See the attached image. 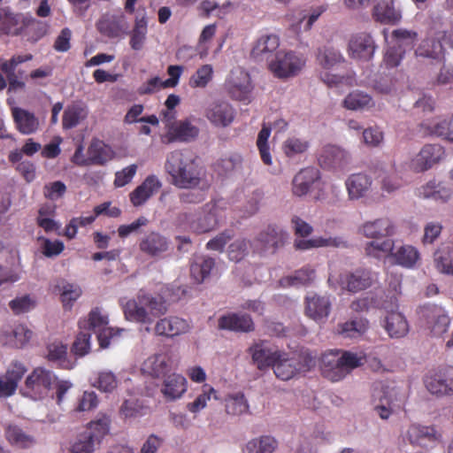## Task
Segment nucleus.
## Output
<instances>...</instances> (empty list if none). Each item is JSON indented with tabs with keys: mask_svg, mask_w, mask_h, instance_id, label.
<instances>
[{
	"mask_svg": "<svg viewBox=\"0 0 453 453\" xmlns=\"http://www.w3.org/2000/svg\"><path fill=\"white\" fill-rule=\"evenodd\" d=\"M165 170L176 188L191 189L201 182V170L196 157L188 150L170 152L166 157Z\"/></svg>",
	"mask_w": 453,
	"mask_h": 453,
	"instance_id": "obj_1",
	"label": "nucleus"
},
{
	"mask_svg": "<svg viewBox=\"0 0 453 453\" xmlns=\"http://www.w3.org/2000/svg\"><path fill=\"white\" fill-rule=\"evenodd\" d=\"M250 353L258 369L272 366L276 377L281 380H288L301 372L300 362L277 348L257 344L250 348Z\"/></svg>",
	"mask_w": 453,
	"mask_h": 453,
	"instance_id": "obj_2",
	"label": "nucleus"
},
{
	"mask_svg": "<svg viewBox=\"0 0 453 453\" xmlns=\"http://www.w3.org/2000/svg\"><path fill=\"white\" fill-rule=\"evenodd\" d=\"M123 310L127 320L151 325L155 319L167 313L169 303L163 294L142 293L128 300Z\"/></svg>",
	"mask_w": 453,
	"mask_h": 453,
	"instance_id": "obj_3",
	"label": "nucleus"
},
{
	"mask_svg": "<svg viewBox=\"0 0 453 453\" xmlns=\"http://www.w3.org/2000/svg\"><path fill=\"white\" fill-rule=\"evenodd\" d=\"M365 362V356L351 351L331 350L322 355L320 369L324 377L336 382Z\"/></svg>",
	"mask_w": 453,
	"mask_h": 453,
	"instance_id": "obj_4",
	"label": "nucleus"
},
{
	"mask_svg": "<svg viewBox=\"0 0 453 453\" xmlns=\"http://www.w3.org/2000/svg\"><path fill=\"white\" fill-rule=\"evenodd\" d=\"M404 438L412 446L432 449L441 441L442 434L434 425L412 423L407 428Z\"/></svg>",
	"mask_w": 453,
	"mask_h": 453,
	"instance_id": "obj_5",
	"label": "nucleus"
},
{
	"mask_svg": "<svg viewBox=\"0 0 453 453\" xmlns=\"http://www.w3.org/2000/svg\"><path fill=\"white\" fill-rule=\"evenodd\" d=\"M81 330H91L96 334L100 349L110 345V339L115 334L114 329L108 326V318L98 308L92 310L87 319L79 321Z\"/></svg>",
	"mask_w": 453,
	"mask_h": 453,
	"instance_id": "obj_6",
	"label": "nucleus"
},
{
	"mask_svg": "<svg viewBox=\"0 0 453 453\" xmlns=\"http://www.w3.org/2000/svg\"><path fill=\"white\" fill-rule=\"evenodd\" d=\"M219 207L215 203H208L202 208L196 219L192 213H182L179 216L181 222L188 224L189 228L197 233H207L218 225Z\"/></svg>",
	"mask_w": 453,
	"mask_h": 453,
	"instance_id": "obj_7",
	"label": "nucleus"
},
{
	"mask_svg": "<svg viewBox=\"0 0 453 453\" xmlns=\"http://www.w3.org/2000/svg\"><path fill=\"white\" fill-rule=\"evenodd\" d=\"M419 317L426 327L434 336H441L447 332L449 319L444 310L435 304H426L419 308Z\"/></svg>",
	"mask_w": 453,
	"mask_h": 453,
	"instance_id": "obj_8",
	"label": "nucleus"
},
{
	"mask_svg": "<svg viewBox=\"0 0 453 453\" xmlns=\"http://www.w3.org/2000/svg\"><path fill=\"white\" fill-rule=\"evenodd\" d=\"M382 309L387 313L384 327L388 334L395 338L404 336L409 331V326L405 317L395 311V290L390 293V303H383Z\"/></svg>",
	"mask_w": 453,
	"mask_h": 453,
	"instance_id": "obj_9",
	"label": "nucleus"
},
{
	"mask_svg": "<svg viewBox=\"0 0 453 453\" xmlns=\"http://www.w3.org/2000/svg\"><path fill=\"white\" fill-rule=\"evenodd\" d=\"M225 88L229 96L234 100L249 99L252 90L250 74L240 67L232 70L225 82Z\"/></svg>",
	"mask_w": 453,
	"mask_h": 453,
	"instance_id": "obj_10",
	"label": "nucleus"
},
{
	"mask_svg": "<svg viewBox=\"0 0 453 453\" xmlns=\"http://www.w3.org/2000/svg\"><path fill=\"white\" fill-rule=\"evenodd\" d=\"M320 172L313 166L301 169L294 176L291 182V192L294 196L303 197L310 194L320 185Z\"/></svg>",
	"mask_w": 453,
	"mask_h": 453,
	"instance_id": "obj_11",
	"label": "nucleus"
},
{
	"mask_svg": "<svg viewBox=\"0 0 453 453\" xmlns=\"http://www.w3.org/2000/svg\"><path fill=\"white\" fill-rule=\"evenodd\" d=\"M304 62L292 51H279L275 58L269 64V68L274 76L288 78L296 75L302 69Z\"/></svg>",
	"mask_w": 453,
	"mask_h": 453,
	"instance_id": "obj_12",
	"label": "nucleus"
},
{
	"mask_svg": "<svg viewBox=\"0 0 453 453\" xmlns=\"http://www.w3.org/2000/svg\"><path fill=\"white\" fill-rule=\"evenodd\" d=\"M204 116L212 126L226 127L233 123L235 118V110L228 102L216 100L208 104Z\"/></svg>",
	"mask_w": 453,
	"mask_h": 453,
	"instance_id": "obj_13",
	"label": "nucleus"
},
{
	"mask_svg": "<svg viewBox=\"0 0 453 453\" xmlns=\"http://www.w3.org/2000/svg\"><path fill=\"white\" fill-rule=\"evenodd\" d=\"M426 388L435 395L453 394V367L444 368L437 372L427 374L424 380Z\"/></svg>",
	"mask_w": 453,
	"mask_h": 453,
	"instance_id": "obj_14",
	"label": "nucleus"
},
{
	"mask_svg": "<svg viewBox=\"0 0 453 453\" xmlns=\"http://www.w3.org/2000/svg\"><path fill=\"white\" fill-rule=\"evenodd\" d=\"M199 129L190 120L184 119L167 125L166 132L161 135V142L170 144L176 142H187L198 136Z\"/></svg>",
	"mask_w": 453,
	"mask_h": 453,
	"instance_id": "obj_15",
	"label": "nucleus"
},
{
	"mask_svg": "<svg viewBox=\"0 0 453 453\" xmlns=\"http://www.w3.org/2000/svg\"><path fill=\"white\" fill-rule=\"evenodd\" d=\"M36 20L31 16L0 10V32L4 35H18Z\"/></svg>",
	"mask_w": 453,
	"mask_h": 453,
	"instance_id": "obj_16",
	"label": "nucleus"
},
{
	"mask_svg": "<svg viewBox=\"0 0 453 453\" xmlns=\"http://www.w3.org/2000/svg\"><path fill=\"white\" fill-rule=\"evenodd\" d=\"M33 331L24 324L4 327L0 331V342L8 347L22 349L33 338Z\"/></svg>",
	"mask_w": 453,
	"mask_h": 453,
	"instance_id": "obj_17",
	"label": "nucleus"
},
{
	"mask_svg": "<svg viewBox=\"0 0 453 453\" xmlns=\"http://www.w3.org/2000/svg\"><path fill=\"white\" fill-rule=\"evenodd\" d=\"M375 48V42L371 35L363 32L350 38L348 50L352 58L367 61L372 58Z\"/></svg>",
	"mask_w": 453,
	"mask_h": 453,
	"instance_id": "obj_18",
	"label": "nucleus"
},
{
	"mask_svg": "<svg viewBox=\"0 0 453 453\" xmlns=\"http://www.w3.org/2000/svg\"><path fill=\"white\" fill-rule=\"evenodd\" d=\"M56 381L55 375L49 370L42 367L35 368L26 380V388L34 394L35 397H41L50 388Z\"/></svg>",
	"mask_w": 453,
	"mask_h": 453,
	"instance_id": "obj_19",
	"label": "nucleus"
},
{
	"mask_svg": "<svg viewBox=\"0 0 453 453\" xmlns=\"http://www.w3.org/2000/svg\"><path fill=\"white\" fill-rule=\"evenodd\" d=\"M331 304L328 296L310 294L305 299V314L310 319L322 323L330 313Z\"/></svg>",
	"mask_w": 453,
	"mask_h": 453,
	"instance_id": "obj_20",
	"label": "nucleus"
},
{
	"mask_svg": "<svg viewBox=\"0 0 453 453\" xmlns=\"http://www.w3.org/2000/svg\"><path fill=\"white\" fill-rule=\"evenodd\" d=\"M443 153L444 151L441 146L437 144H426L411 160V167L417 173L425 172L439 162Z\"/></svg>",
	"mask_w": 453,
	"mask_h": 453,
	"instance_id": "obj_21",
	"label": "nucleus"
},
{
	"mask_svg": "<svg viewBox=\"0 0 453 453\" xmlns=\"http://www.w3.org/2000/svg\"><path fill=\"white\" fill-rule=\"evenodd\" d=\"M190 323L180 317L170 316L158 319L154 326V333L157 335L174 337L190 331Z\"/></svg>",
	"mask_w": 453,
	"mask_h": 453,
	"instance_id": "obj_22",
	"label": "nucleus"
},
{
	"mask_svg": "<svg viewBox=\"0 0 453 453\" xmlns=\"http://www.w3.org/2000/svg\"><path fill=\"white\" fill-rule=\"evenodd\" d=\"M162 182L154 175H149L129 195L132 204L135 207L144 204L153 195L158 192Z\"/></svg>",
	"mask_w": 453,
	"mask_h": 453,
	"instance_id": "obj_23",
	"label": "nucleus"
},
{
	"mask_svg": "<svg viewBox=\"0 0 453 453\" xmlns=\"http://www.w3.org/2000/svg\"><path fill=\"white\" fill-rule=\"evenodd\" d=\"M286 238L287 234L281 229L268 226L258 234L256 242L262 250L273 253L284 245Z\"/></svg>",
	"mask_w": 453,
	"mask_h": 453,
	"instance_id": "obj_24",
	"label": "nucleus"
},
{
	"mask_svg": "<svg viewBox=\"0 0 453 453\" xmlns=\"http://www.w3.org/2000/svg\"><path fill=\"white\" fill-rule=\"evenodd\" d=\"M188 381L185 377L178 373H172L165 377L160 388V393L167 402L180 399L187 391Z\"/></svg>",
	"mask_w": 453,
	"mask_h": 453,
	"instance_id": "obj_25",
	"label": "nucleus"
},
{
	"mask_svg": "<svg viewBox=\"0 0 453 453\" xmlns=\"http://www.w3.org/2000/svg\"><path fill=\"white\" fill-rule=\"evenodd\" d=\"M170 242L163 234L158 232L152 231L145 234L139 242V249L142 252L151 256L157 257L166 252L169 249Z\"/></svg>",
	"mask_w": 453,
	"mask_h": 453,
	"instance_id": "obj_26",
	"label": "nucleus"
},
{
	"mask_svg": "<svg viewBox=\"0 0 453 453\" xmlns=\"http://www.w3.org/2000/svg\"><path fill=\"white\" fill-rule=\"evenodd\" d=\"M372 185V178L365 173H353L348 177L345 186L350 200H358L367 196Z\"/></svg>",
	"mask_w": 453,
	"mask_h": 453,
	"instance_id": "obj_27",
	"label": "nucleus"
},
{
	"mask_svg": "<svg viewBox=\"0 0 453 453\" xmlns=\"http://www.w3.org/2000/svg\"><path fill=\"white\" fill-rule=\"evenodd\" d=\"M444 36L445 35L423 39L415 50L416 57L441 61L444 58L445 50L441 40Z\"/></svg>",
	"mask_w": 453,
	"mask_h": 453,
	"instance_id": "obj_28",
	"label": "nucleus"
},
{
	"mask_svg": "<svg viewBox=\"0 0 453 453\" xmlns=\"http://www.w3.org/2000/svg\"><path fill=\"white\" fill-rule=\"evenodd\" d=\"M5 438L14 448L27 449L32 448L36 440L35 436L16 424H9L5 427Z\"/></svg>",
	"mask_w": 453,
	"mask_h": 453,
	"instance_id": "obj_29",
	"label": "nucleus"
},
{
	"mask_svg": "<svg viewBox=\"0 0 453 453\" xmlns=\"http://www.w3.org/2000/svg\"><path fill=\"white\" fill-rule=\"evenodd\" d=\"M12 115L17 130L22 134H31L39 128V119L33 112L20 107H13Z\"/></svg>",
	"mask_w": 453,
	"mask_h": 453,
	"instance_id": "obj_30",
	"label": "nucleus"
},
{
	"mask_svg": "<svg viewBox=\"0 0 453 453\" xmlns=\"http://www.w3.org/2000/svg\"><path fill=\"white\" fill-rule=\"evenodd\" d=\"M219 328L248 333L254 330V323L247 314L229 313L219 318Z\"/></svg>",
	"mask_w": 453,
	"mask_h": 453,
	"instance_id": "obj_31",
	"label": "nucleus"
},
{
	"mask_svg": "<svg viewBox=\"0 0 453 453\" xmlns=\"http://www.w3.org/2000/svg\"><path fill=\"white\" fill-rule=\"evenodd\" d=\"M87 154L90 165H104L115 156L111 147L99 139H93L90 142Z\"/></svg>",
	"mask_w": 453,
	"mask_h": 453,
	"instance_id": "obj_32",
	"label": "nucleus"
},
{
	"mask_svg": "<svg viewBox=\"0 0 453 453\" xmlns=\"http://www.w3.org/2000/svg\"><path fill=\"white\" fill-rule=\"evenodd\" d=\"M365 236L372 239L391 236L395 234V225L388 218H381L365 222L362 226Z\"/></svg>",
	"mask_w": 453,
	"mask_h": 453,
	"instance_id": "obj_33",
	"label": "nucleus"
},
{
	"mask_svg": "<svg viewBox=\"0 0 453 453\" xmlns=\"http://www.w3.org/2000/svg\"><path fill=\"white\" fill-rule=\"evenodd\" d=\"M375 403L374 411L382 418L388 419L398 404L397 398L394 389L387 388L374 395Z\"/></svg>",
	"mask_w": 453,
	"mask_h": 453,
	"instance_id": "obj_34",
	"label": "nucleus"
},
{
	"mask_svg": "<svg viewBox=\"0 0 453 453\" xmlns=\"http://www.w3.org/2000/svg\"><path fill=\"white\" fill-rule=\"evenodd\" d=\"M373 19L382 24H395L402 19L401 12L394 6L393 0H380L372 10Z\"/></svg>",
	"mask_w": 453,
	"mask_h": 453,
	"instance_id": "obj_35",
	"label": "nucleus"
},
{
	"mask_svg": "<svg viewBox=\"0 0 453 453\" xmlns=\"http://www.w3.org/2000/svg\"><path fill=\"white\" fill-rule=\"evenodd\" d=\"M148 33V18L145 9L135 16L134 25L130 32V47L134 50H141L143 48Z\"/></svg>",
	"mask_w": 453,
	"mask_h": 453,
	"instance_id": "obj_36",
	"label": "nucleus"
},
{
	"mask_svg": "<svg viewBox=\"0 0 453 453\" xmlns=\"http://www.w3.org/2000/svg\"><path fill=\"white\" fill-rule=\"evenodd\" d=\"M347 152L334 145H326L319 156V161L324 167H342L347 162Z\"/></svg>",
	"mask_w": 453,
	"mask_h": 453,
	"instance_id": "obj_37",
	"label": "nucleus"
},
{
	"mask_svg": "<svg viewBox=\"0 0 453 453\" xmlns=\"http://www.w3.org/2000/svg\"><path fill=\"white\" fill-rule=\"evenodd\" d=\"M97 29L102 35L108 38L114 39L120 37L126 33L124 16H111L103 19L98 22Z\"/></svg>",
	"mask_w": 453,
	"mask_h": 453,
	"instance_id": "obj_38",
	"label": "nucleus"
},
{
	"mask_svg": "<svg viewBox=\"0 0 453 453\" xmlns=\"http://www.w3.org/2000/svg\"><path fill=\"white\" fill-rule=\"evenodd\" d=\"M142 370L153 377L165 375L169 370V357L165 353L149 357L142 364Z\"/></svg>",
	"mask_w": 453,
	"mask_h": 453,
	"instance_id": "obj_39",
	"label": "nucleus"
},
{
	"mask_svg": "<svg viewBox=\"0 0 453 453\" xmlns=\"http://www.w3.org/2000/svg\"><path fill=\"white\" fill-rule=\"evenodd\" d=\"M392 258L398 265L412 268L419 260V252L415 247L404 244L393 250Z\"/></svg>",
	"mask_w": 453,
	"mask_h": 453,
	"instance_id": "obj_40",
	"label": "nucleus"
},
{
	"mask_svg": "<svg viewBox=\"0 0 453 453\" xmlns=\"http://www.w3.org/2000/svg\"><path fill=\"white\" fill-rule=\"evenodd\" d=\"M368 327V320L359 318L340 324L337 332L344 338L356 339L361 337L367 331Z\"/></svg>",
	"mask_w": 453,
	"mask_h": 453,
	"instance_id": "obj_41",
	"label": "nucleus"
},
{
	"mask_svg": "<svg viewBox=\"0 0 453 453\" xmlns=\"http://www.w3.org/2000/svg\"><path fill=\"white\" fill-rule=\"evenodd\" d=\"M215 259L203 256L196 258L190 265L191 276L199 283L206 280L215 268Z\"/></svg>",
	"mask_w": 453,
	"mask_h": 453,
	"instance_id": "obj_42",
	"label": "nucleus"
},
{
	"mask_svg": "<svg viewBox=\"0 0 453 453\" xmlns=\"http://www.w3.org/2000/svg\"><path fill=\"white\" fill-rule=\"evenodd\" d=\"M345 242L340 237H314L309 240H296L294 246L296 250H306L321 247L344 246Z\"/></svg>",
	"mask_w": 453,
	"mask_h": 453,
	"instance_id": "obj_43",
	"label": "nucleus"
},
{
	"mask_svg": "<svg viewBox=\"0 0 453 453\" xmlns=\"http://www.w3.org/2000/svg\"><path fill=\"white\" fill-rule=\"evenodd\" d=\"M96 439L90 434L83 432L69 442L67 451L69 453H93L96 450Z\"/></svg>",
	"mask_w": 453,
	"mask_h": 453,
	"instance_id": "obj_44",
	"label": "nucleus"
},
{
	"mask_svg": "<svg viewBox=\"0 0 453 453\" xmlns=\"http://www.w3.org/2000/svg\"><path fill=\"white\" fill-rule=\"evenodd\" d=\"M88 116L86 107L81 104H72L64 111L62 126L64 129H72L77 127L81 121Z\"/></svg>",
	"mask_w": 453,
	"mask_h": 453,
	"instance_id": "obj_45",
	"label": "nucleus"
},
{
	"mask_svg": "<svg viewBox=\"0 0 453 453\" xmlns=\"http://www.w3.org/2000/svg\"><path fill=\"white\" fill-rule=\"evenodd\" d=\"M395 248L394 241L386 239L382 242L372 241L366 243L365 247V254L377 259L386 257L392 258V253Z\"/></svg>",
	"mask_w": 453,
	"mask_h": 453,
	"instance_id": "obj_46",
	"label": "nucleus"
},
{
	"mask_svg": "<svg viewBox=\"0 0 453 453\" xmlns=\"http://www.w3.org/2000/svg\"><path fill=\"white\" fill-rule=\"evenodd\" d=\"M277 446V441L273 437L264 435L249 441L245 450L247 453H273Z\"/></svg>",
	"mask_w": 453,
	"mask_h": 453,
	"instance_id": "obj_47",
	"label": "nucleus"
},
{
	"mask_svg": "<svg viewBox=\"0 0 453 453\" xmlns=\"http://www.w3.org/2000/svg\"><path fill=\"white\" fill-rule=\"evenodd\" d=\"M317 60L324 69L328 70L335 65L343 62L344 58L335 48L323 46L318 49Z\"/></svg>",
	"mask_w": 453,
	"mask_h": 453,
	"instance_id": "obj_48",
	"label": "nucleus"
},
{
	"mask_svg": "<svg viewBox=\"0 0 453 453\" xmlns=\"http://www.w3.org/2000/svg\"><path fill=\"white\" fill-rule=\"evenodd\" d=\"M436 268L442 273L453 275V248L444 246L434 254Z\"/></svg>",
	"mask_w": 453,
	"mask_h": 453,
	"instance_id": "obj_49",
	"label": "nucleus"
},
{
	"mask_svg": "<svg viewBox=\"0 0 453 453\" xmlns=\"http://www.w3.org/2000/svg\"><path fill=\"white\" fill-rule=\"evenodd\" d=\"M310 148V142L304 138L290 136L282 143V151L288 157H294L305 153Z\"/></svg>",
	"mask_w": 453,
	"mask_h": 453,
	"instance_id": "obj_50",
	"label": "nucleus"
},
{
	"mask_svg": "<svg viewBox=\"0 0 453 453\" xmlns=\"http://www.w3.org/2000/svg\"><path fill=\"white\" fill-rule=\"evenodd\" d=\"M225 409L227 414L239 416L248 412L249 403L243 394H234L226 398Z\"/></svg>",
	"mask_w": 453,
	"mask_h": 453,
	"instance_id": "obj_51",
	"label": "nucleus"
},
{
	"mask_svg": "<svg viewBox=\"0 0 453 453\" xmlns=\"http://www.w3.org/2000/svg\"><path fill=\"white\" fill-rule=\"evenodd\" d=\"M372 105V97L368 94L360 91L349 93L343 101V106L352 111L363 110Z\"/></svg>",
	"mask_w": 453,
	"mask_h": 453,
	"instance_id": "obj_52",
	"label": "nucleus"
},
{
	"mask_svg": "<svg viewBox=\"0 0 453 453\" xmlns=\"http://www.w3.org/2000/svg\"><path fill=\"white\" fill-rule=\"evenodd\" d=\"M280 46V38L277 35H263L257 41L252 49V54L260 56L275 51Z\"/></svg>",
	"mask_w": 453,
	"mask_h": 453,
	"instance_id": "obj_53",
	"label": "nucleus"
},
{
	"mask_svg": "<svg viewBox=\"0 0 453 453\" xmlns=\"http://www.w3.org/2000/svg\"><path fill=\"white\" fill-rule=\"evenodd\" d=\"M212 78V65L205 64L200 66L189 78L188 85L192 88H204L211 81Z\"/></svg>",
	"mask_w": 453,
	"mask_h": 453,
	"instance_id": "obj_54",
	"label": "nucleus"
},
{
	"mask_svg": "<svg viewBox=\"0 0 453 453\" xmlns=\"http://www.w3.org/2000/svg\"><path fill=\"white\" fill-rule=\"evenodd\" d=\"M110 424V418L102 414L89 423V426L85 432L90 434L93 439L96 438V442L100 444L103 438L109 433Z\"/></svg>",
	"mask_w": 453,
	"mask_h": 453,
	"instance_id": "obj_55",
	"label": "nucleus"
},
{
	"mask_svg": "<svg viewBox=\"0 0 453 453\" xmlns=\"http://www.w3.org/2000/svg\"><path fill=\"white\" fill-rule=\"evenodd\" d=\"M272 127L263 124L261 130L258 133L257 146L263 163L266 165H272V156L268 144V139L271 134Z\"/></svg>",
	"mask_w": 453,
	"mask_h": 453,
	"instance_id": "obj_56",
	"label": "nucleus"
},
{
	"mask_svg": "<svg viewBox=\"0 0 453 453\" xmlns=\"http://www.w3.org/2000/svg\"><path fill=\"white\" fill-rule=\"evenodd\" d=\"M426 128L430 134L453 142V117L438 119L434 123L427 125Z\"/></svg>",
	"mask_w": 453,
	"mask_h": 453,
	"instance_id": "obj_57",
	"label": "nucleus"
},
{
	"mask_svg": "<svg viewBox=\"0 0 453 453\" xmlns=\"http://www.w3.org/2000/svg\"><path fill=\"white\" fill-rule=\"evenodd\" d=\"M418 38V33L405 28L395 29L391 34V42L399 49L411 48Z\"/></svg>",
	"mask_w": 453,
	"mask_h": 453,
	"instance_id": "obj_58",
	"label": "nucleus"
},
{
	"mask_svg": "<svg viewBox=\"0 0 453 453\" xmlns=\"http://www.w3.org/2000/svg\"><path fill=\"white\" fill-rule=\"evenodd\" d=\"M242 163V157L239 154H231L219 159L214 169L219 175H226L227 173L240 168Z\"/></svg>",
	"mask_w": 453,
	"mask_h": 453,
	"instance_id": "obj_59",
	"label": "nucleus"
},
{
	"mask_svg": "<svg viewBox=\"0 0 453 453\" xmlns=\"http://www.w3.org/2000/svg\"><path fill=\"white\" fill-rule=\"evenodd\" d=\"M211 398H214V399L218 398L217 392L213 388H211L208 385H205L203 387V392L201 394H199L193 402L188 403L187 404V409L191 413L196 414V413L199 412L200 411L203 410L207 406V403Z\"/></svg>",
	"mask_w": 453,
	"mask_h": 453,
	"instance_id": "obj_60",
	"label": "nucleus"
},
{
	"mask_svg": "<svg viewBox=\"0 0 453 453\" xmlns=\"http://www.w3.org/2000/svg\"><path fill=\"white\" fill-rule=\"evenodd\" d=\"M56 291L60 296L61 302L66 309H70L82 293L79 285H58Z\"/></svg>",
	"mask_w": 453,
	"mask_h": 453,
	"instance_id": "obj_61",
	"label": "nucleus"
},
{
	"mask_svg": "<svg viewBox=\"0 0 453 453\" xmlns=\"http://www.w3.org/2000/svg\"><path fill=\"white\" fill-rule=\"evenodd\" d=\"M315 280V270L306 265L296 271L294 274L280 279L278 283H311Z\"/></svg>",
	"mask_w": 453,
	"mask_h": 453,
	"instance_id": "obj_62",
	"label": "nucleus"
},
{
	"mask_svg": "<svg viewBox=\"0 0 453 453\" xmlns=\"http://www.w3.org/2000/svg\"><path fill=\"white\" fill-rule=\"evenodd\" d=\"M36 299L31 295H21L9 303V306L15 314L28 312L36 306Z\"/></svg>",
	"mask_w": 453,
	"mask_h": 453,
	"instance_id": "obj_63",
	"label": "nucleus"
},
{
	"mask_svg": "<svg viewBox=\"0 0 453 453\" xmlns=\"http://www.w3.org/2000/svg\"><path fill=\"white\" fill-rule=\"evenodd\" d=\"M250 247V241L246 239L235 240L228 246V258L234 262H240L248 255Z\"/></svg>",
	"mask_w": 453,
	"mask_h": 453,
	"instance_id": "obj_64",
	"label": "nucleus"
}]
</instances>
